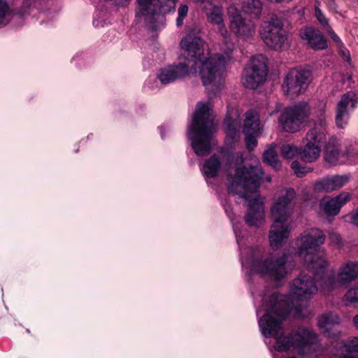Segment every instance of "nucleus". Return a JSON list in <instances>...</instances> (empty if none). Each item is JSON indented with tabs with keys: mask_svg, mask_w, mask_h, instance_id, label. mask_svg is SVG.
I'll return each mask as SVG.
<instances>
[{
	"mask_svg": "<svg viewBox=\"0 0 358 358\" xmlns=\"http://www.w3.org/2000/svg\"><path fill=\"white\" fill-rule=\"evenodd\" d=\"M343 151L340 148V145L335 138L329 139L324 146V158L327 163L331 166L345 164Z\"/></svg>",
	"mask_w": 358,
	"mask_h": 358,
	"instance_id": "b1692460",
	"label": "nucleus"
},
{
	"mask_svg": "<svg viewBox=\"0 0 358 358\" xmlns=\"http://www.w3.org/2000/svg\"><path fill=\"white\" fill-rule=\"evenodd\" d=\"M350 194L344 192L332 198H324L320 203V209L327 216H335L339 213L341 207L350 200Z\"/></svg>",
	"mask_w": 358,
	"mask_h": 358,
	"instance_id": "4be33fe9",
	"label": "nucleus"
},
{
	"mask_svg": "<svg viewBox=\"0 0 358 358\" xmlns=\"http://www.w3.org/2000/svg\"><path fill=\"white\" fill-rule=\"evenodd\" d=\"M353 322H354V324H355V327H356L357 328H358V315H357L354 317V319H353Z\"/></svg>",
	"mask_w": 358,
	"mask_h": 358,
	"instance_id": "09e8293b",
	"label": "nucleus"
},
{
	"mask_svg": "<svg viewBox=\"0 0 358 358\" xmlns=\"http://www.w3.org/2000/svg\"><path fill=\"white\" fill-rule=\"evenodd\" d=\"M329 238L332 245H336L338 247H340L341 245V238L338 234L332 232L329 234Z\"/></svg>",
	"mask_w": 358,
	"mask_h": 358,
	"instance_id": "37998d69",
	"label": "nucleus"
},
{
	"mask_svg": "<svg viewBox=\"0 0 358 358\" xmlns=\"http://www.w3.org/2000/svg\"><path fill=\"white\" fill-rule=\"evenodd\" d=\"M92 136V134H89V135L87 136V138H90Z\"/></svg>",
	"mask_w": 358,
	"mask_h": 358,
	"instance_id": "864d4df0",
	"label": "nucleus"
},
{
	"mask_svg": "<svg viewBox=\"0 0 358 358\" xmlns=\"http://www.w3.org/2000/svg\"><path fill=\"white\" fill-rule=\"evenodd\" d=\"M194 1L196 2H199V3H203L206 0H194Z\"/></svg>",
	"mask_w": 358,
	"mask_h": 358,
	"instance_id": "8fccbe9b",
	"label": "nucleus"
},
{
	"mask_svg": "<svg viewBox=\"0 0 358 358\" xmlns=\"http://www.w3.org/2000/svg\"><path fill=\"white\" fill-rule=\"evenodd\" d=\"M285 299L276 294L263 299V303L256 310L260 332L265 338H275L273 345L270 348L273 358H290L280 356L281 352L287 351L310 355L319 345L317 335L313 330L298 326L287 334H282V322L289 314V306Z\"/></svg>",
	"mask_w": 358,
	"mask_h": 358,
	"instance_id": "f257e3e1",
	"label": "nucleus"
},
{
	"mask_svg": "<svg viewBox=\"0 0 358 358\" xmlns=\"http://www.w3.org/2000/svg\"><path fill=\"white\" fill-rule=\"evenodd\" d=\"M342 303L348 307L358 308V285L350 287L342 298Z\"/></svg>",
	"mask_w": 358,
	"mask_h": 358,
	"instance_id": "7c9ffc66",
	"label": "nucleus"
},
{
	"mask_svg": "<svg viewBox=\"0 0 358 358\" xmlns=\"http://www.w3.org/2000/svg\"><path fill=\"white\" fill-rule=\"evenodd\" d=\"M326 240L323 231L318 228H310L303 231L294 241L296 255L303 261L309 270L315 275H324V268L328 265L327 255L322 247Z\"/></svg>",
	"mask_w": 358,
	"mask_h": 358,
	"instance_id": "423d86ee",
	"label": "nucleus"
},
{
	"mask_svg": "<svg viewBox=\"0 0 358 358\" xmlns=\"http://www.w3.org/2000/svg\"><path fill=\"white\" fill-rule=\"evenodd\" d=\"M331 4H332V5H334V4H335L334 1H329V6H331Z\"/></svg>",
	"mask_w": 358,
	"mask_h": 358,
	"instance_id": "3c124183",
	"label": "nucleus"
},
{
	"mask_svg": "<svg viewBox=\"0 0 358 358\" xmlns=\"http://www.w3.org/2000/svg\"><path fill=\"white\" fill-rule=\"evenodd\" d=\"M236 0L229 6L227 9L229 28L231 31L240 39L251 42L256 32V25L252 19L244 18L238 7H236Z\"/></svg>",
	"mask_w": 358,
	"mask_h": 358,
	"instance_id": "ddd939ff",
	"label": "nucleus"
},
{
	"mask_svg": "<svg viewBox=\"0 0 358 358\" xmlns=\"http://www.w3.org/2000/svg\"><path fill=\"white\" fill-rule=\"evenodd\" d=\"M352 223L358 227V209L351 217Z\"/></svg>",
	"mask_w": 358,
	"mask_h": 358,
	"instance_id": "a18cd8bd",
	"label": "nucleus"
},
{
	"mask_svg": "<svg viewBox=\"0 0 358 358\" xmlns=\"http://www.w3.org/2000/svg\"><path fill=\"white\" fill-rule=\"evenodd\" d=\"M117 5L124 6H126L130 0H114Z\"/></svg>",
	"mask_w": 358,
	"mask_h": 358,
	"instance_id": "de8ad7c7",
	"label": "nucleus"
},
{
	"mask_svg": "<svg viewBox=\"0 0 358 358\" xmlns=\"http://www.w3.org/2000/svg\"><path fill=\"white\" fill-rule=\"evenodd\" d=\"M144 86L151 90L159 89L157 80L155 78H148L145 82Z\"/></svg>",
	"mask_w": 358,
	"mask_h": 358,
	"instance_id": "a19ab883",
	"label": "nucleus"
},
{
	"mask_svg": "<svg viewBox=\"0 0 358 358\" xmlns=\"http://www.w3.org/2000/svg\"><path fill=\"white\" fill-rule=\"evenodd\" d=\"M291 168L297 177L301 178L312 171L310 167L302 166L299 162L294 161L291 164Z\"/></svg>",
	"mask_w": 358,
	"mask_h": 358,
	"instance_id": "e433bc0d",
	"label": "nucleus"
},
{
	"mask_svg": "<svg viewBox=\"0 0 358 358\" xmlns=\"http://www.w3.org/2000/svg\"><path fill=\"white\" fill-rule=\"evenodd\" d=\"M85 53L83 52H77L74 57L72 58V60H80L84 58Z\"/></svg>",
	"mask_w": 358,
	"mask_h": 358,
	"instance_id": "49530a36",
	"label": "nucleus"
},
{
	"mask_svg": "<svg viewBox=\"0 0 358 358\" xmlns=\"http://www.w3.org/2000/svg\"><path fill=\"white\" fill-rule=\"evenodd\" d=\"M337 47L338 49L339 55L343 59L346 60L349 65H351V57L350 51L345 47L343 46V44H342L341 45H338Z\"/></svg>",
	"mask_w": 358,
	"mask_h": 358,
	"instance_id": "ea45409f",
	"label": "nucleus"
},
{
	"mask_svg": "<svg viewBox=\"0 0 358 358\" xmlns=\"http://www.w3.org/2000/svg\"><path fill=\"white\" fill-rule=\"evenodd\" d=\"M324 268L322 273L315 275L318 278L319 285L323 292H330L336 285L348 286L358 278V261H348L342 264L338 269L336 275Z\"/></svg>",
	"mask_w": 358,
	"mask_h": 358,
	"instance_id": "1a4fd4ad",
	"label": "nucleus"
},
{
	"mask_svg": "<svg viewBox=\"0 0 358 358\" xmlns=\"http://www.w3.org/2000/svg\"><path fill=\"white\" fill-rule=\"evenodd\" d=\"M301 38L315 50H324L327 48V42L321 31L313 27L302 28L299 32Z\"/></svg>",
	"mask_w": 358,
	"mask_h": 358,
	"instance_id": "5701e85b",
	"label": "nucleus"
},
{
	"mask_svg": "<svg viewBox=\"0 0 358 358\" xmlns=\"http://www.w3.org/2000/svg\"><path fill=\"white\" fill-rule=\"evenodd\" d=\"M350 180V175H333L324 177L314 184V190L317 192H331L341 189Z\"/></svg>",
	"mask_w": 358,
	"mask_h": 358,
	"instance_id": "412c9836",
	"label": "nucleus"
},
{
	"mask_svg": "<svg viewBox=\"0 0 358 358\" xmlns=\"http://www.w3.org/2000/svg\"><path fill=\"white\" fill-rule=\"evenodd\" d=\"M221 204L230 219L240 252L243 271L248 280L254 274L268 278L275 282L285 279L289 273L287 255H277L268 251L262 245H248V233L242 222L236 220L232 206L227 199H221Z\"/></svg>",
	"mask_w": 358,
	"mask_h": 358,
	"instance_id": "7ed1b4c3",
	"label": "nucleus"
},
{
	"mask_svg": "<svg viewBox=\"0 0 358 358\" xmlns=\"http://www.w3.org/2000/svg\"><path fill=\"white\" fill-rule=\"evenodd\" d=\"M325 31L329 34L330 38L336 43L337 46L341 45L343 44L342 41L339 36L334 31L331 27H328L327 29H325Z\"/></svg>",
	"mask_w": 358,
	"mask_h": 358,
	"instance_id": "79ce46f5",
	"label": "nucleus"
},
{
	"mask_svg": "<svg viewBox=\"0 0 358 358\" xmlns=\"http://www.w3.org/2000/svg\"><path fill=\"white\" fill-rule=\"evenodd\" d=\"M340 317L333 312H328L320 315L317 319L318 327L328 337H336L338 331L336 329L340 324Z\"/></svg>",
	"mask_w": 358,
	"mask_h": 358,
	"instance_id": "393cba45",
	"label": "nucleus"
},
{
	"mask_svg": "<svg viewBox=\"0 0 358 358\" xmlns=\"http://www.w3.org/2000/svg\"><path fill=\"white\" fill-rule=\"evenodd\" d=\"M211 110L210 102H198L187 127V138L195 154L199 157L208 155L215 143L213 134L215 127Z\"/></svg>",
	"mask_w": 358,
	"mask_h": 358,
	"instance_id": "39448f33",
	"label": "nucleus"
},
{
	"mask_svg": "<svg viewBox=\"0 0 358 358\" xmlns=\"http://www.w3.org/2000/svg\"><path fill=\"white\" fill-rule=\"evenodd\" d=\"M221 168V159L217 155H213L206 159L201 168V173L207 182L209 180L215 178Z\"/></svg>",
	"mask_w": 358,
	"mask_h": 358,
	"instance_id": "bb28decb",
	"label": "nucleus"
},
{
	"mask_svg": "<svg viewBox=\"0 0 358 358\" xmlns=\"http://www.w3.org/2000/svg\"><path fill=\"white\" fill-rule=\"evenodd\" d=\"M271 177H270V176H268V177L266 178V181L270 182V181H271Z\"/></svg>",
	"mask_w": 358,
	"mask_h": 358,
	"instance_id": "603ef678",
	"label": "nucleus"
},
{
	"mask_svg": "<svg viewBox=\"0 0 358 358\" xmlns=\"http://www.w3.org/2000/svg\"><path fill=\"white\" fill-rule=\"evenodd\" d=\"M189 8L185 4H181L178 9V17L176 19V25L180 27L183 24V20L188 13Z\"/></svg>",
	"mask_w": 358,
	"mask_h": 358,
	"instance_id": "58836bf2",
	"label": "nucleus"
},
{
	"mask_svg": "<svg viewBox=\"0 0 358 358\" xmlns=\"http://www.w3.org/2000/svg\"><path fill=\"white\" fill-rule=\"evenodd\" d=\"M310 108L305 101L287 107L281 113L279 123L283 130L294 133L300 130L301 125L308 118Z\"/></svg>",
	"mask_w": 358,
	"mask_h": 358,
	"instance_id": "4468645a",
	"label": "nucleus"
},
{
	"mask_svg": "<svg viewBox=\"0 0 358 358\" xmlns=\"http://www.w3.org/2000/svg\"><path fill=\"white\" fill-rule=\"evenodd\" d=\"M245 117L243 132L259 134L261 127L258 113L254 110H250L245 113Z\"/></svg>",
	"mask_w": 358,
	"mask_h": 358,
	"instance_id": "c85d7f7f",
	"label": "nucleus"
},
{
	"mask_svg": "<svg viewBox=\"0 0 358 358\" xmlns=\"http://www.w3.org/2000/svg\"><path fill=\"white\" fill-rule=\"evenodd\" d=\"M194 69L186 64L185 62L179 61L178 63L163 66L157 71V78L164 85L172 84L190 74H194Z\"/></svg>",
	"mask_w": 358,
	"mask_h": 358,
	"instance_id": "a211bd4d",
	"label": "nucleus"
},
{
	"mask_svg": "<svg viewBox=\"0 0 358 358\" xmlns=\"http://www.w3.org/2000/svg\"><path fill=\"white\" fill-rule=\"evenodd\" d=\"M231 4L234 0H230ZM236 7L238 8L244 13L252 15L254 17H259L262 13V2L259 0H236Z\"/></svg>",
	"mask_w": 358,
	"mask_h": 358,
	"instance_id": "cd10ccee",
	"label": "nucleus"
},
{
	"mask_svg": "<svg viewBox=\"0 0 358 358\" xmlns=\"http://www.w3.org/2000/svg\"><path fill=\"white\" fill-rule=\"evenodd\" d=\"M180 60L194 69L193 73H199L203 86L209 96L216 95L223 81V73L227 64L232 59L233 54L227 51L210 56L205 41L199 36L187 34L180 42Z\"/></svg>",
	"mask_w": 358,
	"mask_h": 358,
	"instance_id": "20e7f679",
	"label": "nucleus"
},
{
	"mask_svg": "<svg viewBox=\"0 0 358 358\" xmlns=\"http://www.w3.org/2000/svg\"><path fill=\"white\" fill-rule=\"evenodd\" d=\"M340 347L342 348V353L344 352L346 353L343 355H334L331 358H358L355 355V353L358 352V337L349 341L345 345L340 343Z\"/></svg>",
	"mask_w": 358,
	"mask_h": 358,
	"instance_id": "c756f323",
	"label": "nucleus"
},
{
	"mask_svg": "<svg viewBox=\"0 0 358 358\" xmlns=\"http://www.w3.org/2000/svg\"><path fill=\"white\" fill-rule=\"evenodd\" d=\"M281 155L284 158L289 159L300 157V148L294 145L285 144L281 147Z\"/></svg>",
	"mask_w": 358,
	"mask_h": 358,
	"instance_id": "f704fd0d",
	"label": "nucleus"
},
{
	"mask_svg": "<svg viewBox=\"0 0 358 358\" xmlns=\"http://www.w3.org/2000/svg\"><path fill=\"white\" fill-rule=\"evenodd\" d=\"M264 162L273 168L278 169L280 167L277 153L274 148H270L265 150L263 155Z\"/></svg>",
	"mask_w": 358,
	"mask_h": 358,
	"instance_id": "72a5a7b5",
	"label": "nucleus"
},
{
	"mask_svg": "<svg viewBox=\"0 0 358 358\" xmlns=\"http://www.w3.org/2000/svg\"><path fill=\"white\" fill-rule=\"evenodd\" d=\"M243 134L245 136V141L247 148L250 150H252L255 147H256L257 144V137L258 136L259 134H253L252 132Z\"/></svg>",
	"mask_w": 358,
	"mask_h": 358,
	"instance_id": "4c0bfd02",
	"label": "nucleus"
},
{
	"mask_svg": "<svg viewBox=\"0 0 358 358\" xmlns=\"http://www.w3.org/2000/svg\"><path fill=\"white\" fill-rule=\"evenodd\" d=\"M225 127V133L227 134L225 142L229 148L235 147V144L238 143L241 138V133L239 131L241 126V120L239 118L232 119L229 116H227L224 121Z\"/></svg>",
	"mask_w": 358,
	"mask_h": 358,
	"instance_id": "a878e982",
	"label": "nucleus"
},
{
	"mask_svg": "<svg viewBox=\"0 0 358 358\" xmlns=\"http://www.w3.org/2000/svg\"><path fill=\"white\" fill-rule=\"evenodd\" d=\"M311 72L306 69H292L285 76L282 90L285 96L293 99L304 92L310 82Z\"/></svg>",
	"mask_w": 358,
	"mask_h": 358,
	"instance_id": "dca6fc26",
	"label": "nucleus"
},
{
	"mask_svg": "<svg viewBox=\"0 0 358 358\" xmlns=\"http://www.w3.org/2000/svg\"><path fill=\"white\" fill-rule=\"evenodd\" d=\"M203 10L208 22L217 27V31L221 36L220 50L227 51L228 54H234L235 45L224 24L222 6L208 1Z\"/></svg>",
	"mask_w": 358,
	"mask_h": 358,
	"instance_id": "9b49d317",
	"label": "nucleus"
},
{
	"mask_svg": "<svg viewBox=\"0 0 358 358\" xmlns=\"http://www.w3.org/2000/svg\"><path fill=\"white\" fill-rule=\"evenodd\" d=\"M315 17L324 30L330 27L329 19L326 17L324 12L319 8V3H317L315 5Z\"/></svg>",
	"mask_w": 358,
	"mask_h": 358,
	"instance_id": "c9c22d12",
	"label": "nucleus"
},
{
	"mask_svg": "<svg viewBox=\"0 0 358 358\" xmlns=\"http://www.w3.org/2000/svg\"><path fill=\"white\" fill-rule=\"evenodd\" d=\"M290 358H295V357H290Z\"/></svg>",
	"mask_w": 358,
	"mask_h": 358,
	"instance_id": "5fc2aeb1",
	"label": "nucleus"
},
{
	"mask_svg": "<svg viewBox=\"0 0 358 358\" xmlns=\"http://www.w3.org/2000/svg\"><path fill=\"white\" fill-rule=\"evenodd\" d=\"M327 141L325 123L322 121L316 124L307 133L305 145L300 148V158L306 163H311L318 159L321 147Z\"/></svg>",
	"mask_w": 358,
	"mask_h": 358,
	"instance_id": "9d476101",
	"label": "nucleus"
},
{
	"mask_svg": "<svg viewBox=\"0 0 358 358\" xmlns=\"http://www.w3.org/2000/svg\"><path fill=\"white\" fill-rule=\"evenodd\" d=\"M136 16L142 17L147 27L158 30L165 26L164 15L175 8L176 0H136Z\"/></svg>",
	"mask_w": 358,
	"mask_h": 358,
	"instance_id": "6e6552de",
	"label": "nucleus"
},
{
	"mask_svg": "<svg viewBox=\"0 0 358 358\" xmlns=\"http://www.w3.org/2000/svg\"><path fill=\"white\" fill-rule=\"evenodd\" d=\"M267 76L266 59L262 55L254 56L250 60L242 78L243 85L250 89H256Z\"/></svg>",
	"mask_w": 358,
	"mask_h": 358,
	"instance_id": "f3484780",
	"label": "nucleus"
},
{
	"mask_svg": "<svg viewBox=\"0 0 358 358\" xmlns=\"http://www.w3.org/2000/svg\"><path fill=\"white\" fill-rule=\"evenodd\" d=\"M160 136L162 139H165L171 131V129L169 126L162 124L158 127Z\"/></svg>",
	"mask_w": 358,
	"mask_h": 358,
	"instance_id": "c03bdc74",
	"label": "nucleus"
},
{
	"mask_svg": "<svg viewBox=\"0 0 358 358\" xmlns=\"http://www.w3.org/2000/svg\"><path fill=\"white\" fill-rule=\"evenodd\" d=\"M343 155L345 164L347 162L350 164L358 163V143H350L346 145L343 150Z\"/></svg>",
	"mask_w": 358,
	"mask_h": 358,
	"instance_id": "2f4dec72",
	"label": "nucleus"
},
{
	"mask_svg": "<svg viewBox=\"0 0 358 358\" xmlns=\"http://www.w3.org/2000/svg\"><path fill=\"white\" fill-rule=\"evenodd\" d=\"M314 278L305 273H301L299 276L294 278L289 284V297L296 301H306L313 295L316 294L318 287L316 283L319 284L318 278L313 270ZM319 287L321 289L320 285Z\"/></svg>",
	"mask_w": 358,
	"mask_h": 358,
	"instance_id": "2eb2a0df",
	"label": "nucleus"
},
{
	"mask_svg": "<svg viewBox=\"0 0 358 358\" xmlns=\"http://www.w3.org/2000/svg\"><path fill=\"white\" fill-rule=\"evenodd\" d=\"M224 170L227 174L228 191L249 201L245 217L250 227H261L266 222L264 199L257 194L263 180L264 171L259 162L245 166L243 153L228 151L223 155Z\"/></svg>",
	"mask_w": 358,
	"mask_h": 358,
	"instance_id": "f03ea898",
	"label": "nucleus"
},
{
	"mask_svg": "<svg viewBox=\"0 0 358 358\" xmlns=\"http://www.w3.org/2000/svg\"><path fill=\"white\" fill-rule=\"evenodd\" d=\"M355 94L352 92L344 94L338 101L336 113V124L340 129H344L348 124L350 111L356 107Z\"/></svg>",
	"mask_w": 358,
	"mask_h": 358,
	"instance_id": "aec40b11",
	"label": "nucleus"
},
{
	"mask_svg": "<svg viewBox=\"0 0 358 358\" xmlns=\"http://www.w3.org/2000/svg\"><path fill=\"white\" fill-rule=\"evenodd\" d=\"M296 193L294 189H287L275 201L271 208L273 222L268 235L270 246L279 248L285 243L291 232V224L288 221L294 208L292 201Z\"/></svg>",
	"mask_w": 358,
	"mask_h": 358,
	"instance_id": "0eeeda50",
	"label": "nucleus"
},
{
	"mask_svg": "<svg viewBox=\"0 0 358 358\" xmlns=\"http://www.w3.org/2000/svg\"><path fill=\"white\" fill-rule=\"evenodd\" d=\"M12 10L8 0H0V28L6 26L11 20Z\"/></svg>",
	"mask_w": 358,
	"mask_h": 358,
	"instance_id": "473e14b6",
	"label": "nucleus"
},
{
	"mask_svg": "<svg viewBox=\"0 0 358 358\" xmlns=\"http://www.w3.org/2000/svg\"><path fill=\"white\" fill-rule=\"evenodd\" d=\"M252 296L255 300V304L256 306V310L257 309L258 306H260L263 303V299L266 296H268L273 294L278 295V297L279 296H282L285 299V301L289 304V312L291 310H293L294 315L299 319H304L310 317L311 315V311L308 308V306L307 305V303H303V301H296L292 300L291 297H289L286 295H283L281 294H279L277 292H271L268 289H266L264 291V294H259L256 292L255 291L252 292Z\"/></svg>",
	"mask_w": 358,
	"mask_h": 358,
	"instance_id": "6ab92c4d",
	"label": "nucleus"
},
{
	"mask_svg": "<svg viewBox=\"0 0 358 358\" xmlns=\"http://www.w3.org/2000/svg\"><path fill=\"white\" fill-rule=\"evenodd\" d=\"M282 27V21L277 17H273L262 24L259 33L268 48L280 50L288 47V38Z\"/></svg>",
	"mask_w": 358,
	"mask_h": 358,
	"instance_id": "f8f14e48",
	"label": "nucleus"
}]
</instances>
